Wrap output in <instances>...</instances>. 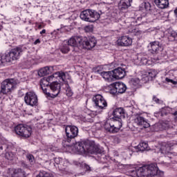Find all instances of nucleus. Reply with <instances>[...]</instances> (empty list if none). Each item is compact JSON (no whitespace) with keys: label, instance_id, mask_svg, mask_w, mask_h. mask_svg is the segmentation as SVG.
I'll use <instances>...</instances> for the list:
<instances>
[{"label":"nucleus","instance_id":"nucleus-1","mask_svg":"<svg viewBox=\"0 0 177 177\" xmlns=\"http://www.w3.org/2000/svg\"><path fill=\"white\" fill-rule=\"evenodd\" d=\"M130 176L132 177H153L158 172L157 164L151 163L142 167H135L129 171Z\"/></svg>","mask_w":177,"mask_h":177},{"label":"nucleus","instance_id":"nucleus-2","mask_svg":"<svg viewBox=\"0 0 177 177\" xmlns=\"http://www.w3.org/2000/svg\"><path fill=\"white\" fill-rule=\"evenodd\" d=\"M73 149L77 153L82 154L83 153H88L89 154H102L103 149L100 145H96L95 142L91 141L88 144L86 142H78L74 144Z\"/></svg>","mask_w":177,"mask_h":177},{"label":"nucleus","instance_id":"nucleus-3","mask_svg":"<svg viewBox=\"0 0 177 177\" xmlns=\"http://www.w3.org/2000/svg\"><path fill=\"white\" fill-rule=\"evenodd\" d=\"M69 46H82V48H86V49H92L96 46V38L95 37L90 36L88 37H73L66 41Z\"/></svg>","mask_w":177,"mask_h":177},{"label":"nucleus","instance_id":"nucleus-4","mask_svg":"<svg viewBox=\"0 0 177 177\" xmlns=\"http://www.w3.org/2000/svg\"><path fill=\"white\" fill-rule=\"evenodd\" d=\"M23 53V47L17 46L10 50V52L0 55V66H3L6 63H10L14 60L20 59Z\"/></svg>","mask_w":177,"mask_h":177},{"label":"nucleus","instance_id":"nucleus-5","mask_svg":"<svg viewBox=\"0 0 177 177\" xmlns=\"http://www.w3.org/2000/svg\"><path fill=\"white\" fill-rule=\"evenodd\" d=\"M122 127V119L118 118H112L108 120L104 125L105 131L109 133H117Z\"/></svg>","mask_w":177,"mask_h":177},{"label":"nucleus","instance_id":"nucleus-6","mask_svg":"<svg viewBox=\"0 0 177 177\" xmlns=\"http://www.w3.org/2000/svg\"><path fill=\"white\" fill-rule=\"evenodd\" d=\"M80 19L84 21L95 23V21L100 19V14L93 10L87 9L80 13Z\"/></svg>","mask_w":177,"mask_h":177},{"label":"nucleus","instance_id":"nucleus-7","mask_svg":"<svg viewBox=\"0 0 177 177\" xmlns=\"http://www.w3.org/2000/svg\"><path fill=\"white\" fill-rule=\"evenodd\" d=\"M15 133L22 138L27 139L31 136L32 129L27 124H19L15 127Z\"/></svg>","mask_w":177,"mask_h":177},{"label":"nucleus","instance_id":"nucleus-8","mask_svg":"<svg viewBox=\"0 0 177 177\" xmlns=\"http://www.w3.org/2000/svg\"><path fill=\"white\" fill-rule=\"evenodd\" d=\"M93 102L95 104V109L97 110H106L107 109V101L104 99V97L100 94H97L93 97Z\"/></svg>","mask_w":177,"mask_h":177},{"label":"nucleus","instance_id":"nucleus-9","mask_svg":"<svg viewBox=\"0 0 177 177\" xmlns=\"http://www.w3.org/2000/svg\"><path fill=\"white\" fill-rule=\"evenodd\" d=\"M15 86H16V84H15V80L6 79L1 83V93L3 95H8V93H10V92L15 89Z\"/></svg>","mask_w":177,"mask_h":177},{"label":"nucleus","instance_id":"nucleus-10","mask_svg":"<svg viewBox=\"0 0 177 177\" xmlns=\"http://www.w3.org/2000/svg\"><path fill=\"white\" fill-rule=\"evenodd\" d=\"M65 132L66 135V142L71 143V140L78 136V127L68 125L65 128Z\"/></svg>","mask_w":177,"mask_h":177},{"label":"nucleus","instance_id":"nucleus-11","mask_svg":"<svg viewBox=\"0 0 177 177\" xmlns=\"http://www.w3.org/2000/svg\"><path fill=\"white\" fill-rule=\"evenodd\" d=\"M24 102L27 106L34 107V106H37L38 104V97L37 96V94L32 91L27 92L25 94Z\"/></svg>","mask_w":177,"mask_h":177},{"label":"nucleus","instance_id":"nucleus-12","mask_svg":"<svg viewBox=\"0 0 177 177\" xmlns=\"http://www.w3.org/2000/svg\"><path fill=\"white\" fill-rule=\"evenodd\" d=\"M174 144L171 142H162L155 149V151L158 153H160L162 156H167V154H169Z\"/></svg>","mask_w":177,"mask_h":177},{"label":"nucleus","instance_id":"nucleus-13","mask_svg":"<svg viewBox=\"0 0 177 177\" xmlns=\"http://www.w3.org/2000/svg\"><path fill=\"white\" fill-rule=\"evenodd\" d=\"M136 63L137 66H150L153 62L149 59V56L139 55L136 60Z\"/></svg>","mask_w":177,"mask_h":177},{"label":"nucleus","instance_id":"nucleus-14","mask_svg":"<svg viewBox=\"0 0 177 177\" xmlns=\"http://www.w3.org/2000/svg\"><path fill=\"white\" fill-rule=\"evenodd\" d=\"M134 122L142 128H149L150 127V123L142 115H138L134 119Z\"/></svg>","mask_w":177,"mask_h":177},{"label":"nucleus","instance_id":"nucleus-15","mask_svg":"<svg viewBox=\"0 0 177 177\" xmlns=\"http://www.w3.org/2000/svg\"><path fill=\"white\" fill-rule=\"evenodd\" d=\"M118 46H131L132 45V38L129 36H122L117 40Z\"/></svg>","mask_w":177,"mask_h":177},{"label":"nucleus","instance_id":"nucleus-16","mask_svg":"<svg viewBox=\"0 0 177 177\" xmlns=\"http://www.w3.org/2000/svg\"><path fill=\"white\" fill-rule=\"evenodd\" d=\"M150 50L153 55L160 53V52H162V50H164V47L162 46V44H160V41H152L150 43Z\"/></svg>","mask_w":177,"mask_h":177},{"label":"nucleus","instance_id":"nucleus-17","mask_svg":"<svg viewBox=\"0 0 177 177\" xmlns=\"http://www.w3.org/2000/svg\"><path fill=\"white\" fill-rule=\"evenodd\" d=\"M113 73V77L115 80H122L125 75H127V71L125 68L118 67L112 71Z\"/></svg>","mask_w":177,"mask_h":177},{"label":"nucleus","instance_id":"nucleus-18","mask_svg":"<svg viewBox=\"0 0 177 177\" xmlns=\"http://www.w3.org/2000/svg\"><path fill=\"white\" fill-rule=\"evenodd\" d=\"M49 89H50L51 92H53L52 96H53V97H56V96H57L59 93H60V89H62V85L60 84V83L57 82H53L50 84Z\"/></svg>","mask_w":177,"mask_h":177},{"label":"nucleus","instance_id":"nucleus-19","mask_svg":"<svg viewBox=\"0 0 177 177\" xmlns=\"http://www.w3.org/2000/svg\"><path fill=\"white\" fill-rule=\"evenodd\" d=\"M50 85H49V82L46 81V77H44L40 80V86L43 91V93L46 95V96L51 97L52 94L48 91Z\"/></svg>","mask_w":177,"mask_h":177},{"label":"nucleus","instance_id":"nucleus-20","mask_svg":"<svg viewBox=\"0 0 177 177\" xmlns=\"http://www.w3.org/2000/svg\"><path fill=\"white\" fill-rule=\"evenodd\" d=\"M131 3H132V0H120L118 3L119 10L125 12V10H127V9L130 8Z\"/></svg>","mask_w":177,"mask_h":177},{"label":"nucleus","instance_id":"nucleus-21","mask_svg":"<svg viewBox=\"0 0 177 177\" xmlns=\"http://www.w3.org/2000/svg\"><path fill=\"white\" fill-rule=\"evenodd\" d=\"M113 116L114 118H125V110L124 108H116L113 111Z\"/></svg>","mask_w":177,"mask_h":177},{"label":"nucleus","instance_id":"nucleus-22","mask_svg":"<svg viewBox=\"0 0 177 177\" xmlns=\"http://www.w3.org/2000/svg\"><path fill=\"white\" fill-rule=\"evenodd\" d=\"M101 77L107 81L108 82H112V81H115L114 79V75L112 71H103L101 73Z\"/></svg>","mask_w":177,"mask_h":177},{"label":"nucleus","instance_id":"nucleus-23","mask_svg":"<svg viewBox=\"0 0 177 177\" xmlns=\"http://www.w3.org/2000/svg\"><path fill=\"white\" fill-rule=\"evenodd\" d=\"M154 3L159 9H167L169 6V0H154Z\"/></svg>","mask_w":177,"mask_h":177},{"label":"nucleus","instance_id":"nucleus-24","mask_svg":"<svg viewBox=\"0 0 177 177\" xmlns=\"http://www.w3.org/2000/svg\"><path fill=\"white\" fill-rule=\"evenodd\" d=\"M2 150H4L6 152L13 151L15 150V145L12 142L4 144L0 141V151H2Z\"/></svg>","mask_w":177,"mask_h":177},{"label":"nucleus","instance_id":"nucleus-25","mask_svg":"<svg viewBox=\"0 0 177 177\" xmlns=\"http://www.w3.org/2000/svg\"><path fill=\"white\" fill-rule=\"evenodd\" d=\"M156 75L157 73H156V71L151 70L146 72L145 74L142 75V78H145V80L147 82V81H151V80L156 78Z\"/></svg>","mask_w":177,"mask_h":177},{"label":"nucleus","instance_id":"nucleus-26","mask_svg":"<svg viewBox=\"0 0 177 177\" xmlns=\"http://www.w3.org/2000/svg\"><path fill=\"white\" fill-rule=\"evenodd\" d=\"M115 86L118 91V93L122 94L125 93L127 91V85L122 82H115Z\"/></svg>","mask_w":177,"mask_h":177},{"label":"nucleus","instance_id":"nucleus-27","mask_svg":"<svg viewBox=\"0 0 177 177\" xmlns=\"http://www.w3.org/2000/svg\"><path fill=\"white\" fill-rule=\"evenodd\" d=\"M50 73V68L49 66H45L44 68H41L39 70L37 74L39 77H45V75H48Z\"/></svg>","mask_w":177,"mask_h":177},{"label":"nucleus","instance_id":"nucleus-28","mask_svg":"<svg viewBox=\"0 0 177 177\" xmlns=\"http://www.w3.org/2000/svg\"><path fill=\"white\" fill-rule=\"evenodd\" d=\"M26 173L21 169H15L12 174L11 177H24Z\"/></svg>","mask_w":177,"mask_h":177},{"label":"nucleus","instance_id":"nucleus-29","mask_svg":"<svg viewBox=\"0 0 177 177\" xmlns=\"http://www.w3.org/2000/svg\"><path fill=\"white\" fill-rule=\"evenodd\" d=\"M64 90L66 91L65 93L68 97H71L73 95H74V93L73 92V90L71 89V87H70V85L68 82L64 83Z\"/></svg>","mask_w":177,"mask_h":177},{"label":"nucleus","instance_id":"nucleus-30","mask_svg":"<svg viewBox=\"0 0 177 177\" xmlns=\"http://www.w3.org/2000/svg\"><path fill=\"white\" fill-rule=\"evenodd\" d=\"M68 165H70L68 160L62 159L61 164L58 166V169H59V171H66Z\"/></svg>","mask_w":177,"mask_h":177},{"label":"nucleus","instance_id":"nucleus-31","mask_svg":"<svg viewBox=\"0 0 177 177\" xmlns=\"http://www.w3.org/2000/svg\"><path fill=\"white\" fill-rule=\"evenodd\" d=\"M137 149L139 151H145L146 150H149V144L145 142H142L137 146Z\"/></svg>","mask_w":177,"mask_h":177},{"label":"nucleus","instance_id":"nucleus-32","mask_svg":"<svg viewBox=\"0 0 177 177\" xmlns=\"http://www.w3.org/2000/svg\"><path fill=\"white\" fill-rule=\"evenodd\" d=\"M5 158H6V160L13 161V160L16 158V154L13 151L6 152Z\"/></svg>","mask_w":177,"mask_h":177},{"label":"nucleus","instance_id":"nucleus-33","mask_svg":"<svg viewBox=\"0 0 177 177\" xmlns=\"http://www.w3.org/2000/svg\"><path fill=\"white\" fill-rule=\"evenodd\" d=\"M54 76L55 77V78L57 77H59V80H62L63 82H64V84H66V74L64 72H57L55 73H54Z\"/></svg>","mask_w":177,"mask_h":177},{"label":"nucleus","instance_id":"nucleus-34","mask_svg":"<svg viewBox=\"0 0 177 177\" xmlns=\"http://www.w3.org/2000/svg\"><path fill=\"white\" fill-rule=\"evenodd\" d=\"M115 83L110 84V86H109V88H110L109 93H111V95H119V93H118L117 88L115 87Z\"/></svg>","mask_w":177,"mask_h":177},{"label":"nucleus","instance_id":"nucleus-35","mask_svg":"<svg viewBox=\"0 0 177 177\" xmlns=\"http://www.w3.org/2000/svg\"><path fill=\"white\" fill-rule=\"evenodd\" d=\"M60 50L62 53H64V54L69 53L70 52V46H69L68 43L66 42V44H63Z\"/></svg>","mask_w":177,"mask_h":177},{"label":"nucleus","instance_id":"nucleus-36","mask_svg":"<svg viewBox=\"0 0 177 177\" xmlns=\"http://www.w3.org/2000/svg\"><path fill=\"white\" fill-rule=\"evenodd\" d=\"M168 39L171 41H177V32L175 31H171L168 36Z\"/></svg>","mask_w":177,"mask_h":177},{"label":"nucleus","instance_id":"nucleus-37","mask_svg":"<svg viewBox=\"0 0 177 177\" xmlns=\"http://www.w3.org/2000/svg\"><path fill=\"white\" fill-rule=\"evenodd\" d=\"M62 160H63V158H55L53 159L54 166L55 167V168L59 169V166L60 165V164H62Z\"/></svg>","mask_w":177,"mask_h":177},{"label":"nucleus","instance_id":"nucleus-38","mask_svg":"<svg viewBox=\"0 0 177 177\" xmlns=\"http://www.w3.org/2000/svg\"><path fill=\"white\" fill-rule=\"evenodd\" d=\"M131 84L133 86H136V88H139V85H140V80L138 77L133 78L131 80Z\"/></svg>","mask_w":177,"mask_h":177},{"label":"nucleus","instance_id":"nucleus-39","mask_svg":"<svg viewBox=\"0 0 177 177\" xmlns=\"http://www.w3.org/2000/svg\"><path fill=\"white\" fill-rule=\"evenodd\" d=\"M158 128H159V131H165L168 129L169 126L166 123H159L158 124Z\"/></svg>","mask_w":177,"mask_h":177},{"label":"nucleus","instance_id":"nucleus-40","mask_svg":"<svg viewBox=\"0 0 177 177\" xmlns=\"http://www.w3.org/2000/svg\"><path fill=\"white\" fill-rule=\"evenodd\" d=\"M102 70L103 68L100 66H95L93 68V73H95L97 74H102Z\"/></svg>","mask_w":177,"mask_h":177},{"label":"nucleus","instance_id":"nucleus-41","mask_svg":"<svg viewBox=\"0 0 177 177\" xmlns=\"http://www.w3.org/2000/svg\"><path fill=\"white\" fill-rule=\"evenodd\" d=\"M36 177H53L49 174V173L42 171L39 173V174Z\"/></svg>","mask_w":177,"mask_h":177},{"label":"nucleus","instance_id":"nucleus-42","mask_svg":"<svg viewBox=\"0 0 177 177\" xmlns=\"http://www.w3.org/2000/svg\"><path fill=\"white\" fill-rule=\"evenodd\" d=\"M27 160L30 162V164H34V161L35 159L34 158V156L32 154H28L26 156Z\"/></svg>","mask_w":177,"mask_h":177},{"label":"nucleus","instance_id":"nucleus-43","mask_svg":"<svg viewBox=\"0 0 177 177\" xmlns=\"http://www.w3.org/2000/svg\"><path fill=\"white\" fill-rule=\"evenodd\" d=\"M145 9L147 10V12H149V10H151V4L149 2H145Z\"/></svg>","mask_w":177,"mask_h":177},{"label":"nucleus","instance_id":"nucleus-44","mask_svg":"<svg viewBox=\"0 0 177 177\" xmlns=\"http://www.w3.org/2000/svg\"><path fill=\"white\" fill-rule=\"evenodd\" d=\"M152 100L153 102H155V103H156L157 104H161V100L158 99V97H157V96L156 95H153Z\"/></svg>","mask_w":177,"mask_h":177},{"label":"nucleus","instance_id":"nucleus-45","mask_svg":"<svg viewBox=\"0 0 177 177\" xmlns=\"http://www.w3.org/2000/svg\"><path fill=\"white\" fill-rule=\"evenodd\" d=\"M53 78H55V74H53V75L48 76V77H46V81H47L50 84V81H52Z\"/></svg>","mask_w":177,"mask_h":177},{"label":"nucleus","instance_id":"nucleus-46","mask_svg":"<svg viewBox=\"0 0 177 177\" xmlns=\"http://www.w3.org/2000/svg\"><path fill=\"white\" fill-rule=\"evenodd\" d=\"M93 28H92V26H86L85 27V30L87 32H91V31H93Z\"/></svg>","mask_w":177,"mask_h":177},{"label":"nucleus","instance_id":"nucleus-47","mask_svg":"<svg viewBox=\"0 0 177 177\" xmlns=\"http://www.w3.org/2000/svg\"><path fill=\"white\" fill-rule=\"evenodd\" d=\"M156 175H157L158 176H160V177H162V176H164V171H160V169H158V173Z\"/></svg>","mask_w":177,"mask_h":177},{"label":"nucleus","instance_id":"nucleus-48","mask_svg":"<svg viewBox=\"0 0 177 177\" xmlns=\"http://www.w3.org/2000/svg\"><path fill=\"white\" fill-rule=\"evenodd\" d=\"M41 42V40L39 39H37L35 41L34 45H38Z\"/></svg>","mask_w":177,"mask_h":177},{"label":"nucleus","instance_id":"nucleus-49","mask_svg":"<svg viewBox=\"0 0 177 177\" xmlns=\"http://www.w3.org/2000/svg\"><path fill=\"white\" fill-rule=\"evenodd\" d=\"M174 16L177 20V8H176L175 10H174Z\"/></svg>","mask_w":177,"mask_h":177},{"label":"nucleus","instance_id":"nucleus-50","mask_svg":"<svg viewBox=\"0 0 177 177\" xmlns=\"http://www.w3.org/2000/svg\"><path fill=\"white\" fill-rule=\"evenodd\" d=\"M40 34H46V30L43 29L41 32Z\"/></svg>","mask_w":177,"mask_h":177},{"label":"nucleus","instance_id":"nucleus-51","mask_svg":"<svg viewBox=\"0 0 177 177\" xmlns=\"http://www.w3.org/2000/svg\"><path fill=\"white\" fill-rule=\"evenodd\" d=\"M3 95L5 94H3L1 91H0V99H2V96H3Z\"/></svg>","mask_w":177,"mask_h":177},{"label":"nucleus","instance_id":"nucleus-52","mask_svg":"<svg viewBox=\"0 0 177 177\" xmlns=\"http://www.w3.org/2000/svg\"><path fill=\"white\" fill-rule=\"evenodd\" d=\"M166 81H167V82H172V80H170V79H169L168 77L166 78Z\"/></svg>","mask_w":177,"mask_h":177},{"label":"nucleus","instance_id":"nucleus-53","mask_svg":"<svg viewBox=\"0 0 177 177\" xmlns=\"http://www.w3.org/2000/svg\"><path fill=\"white\" fill-rule=\"evenodd\" d=\"M42 28V25L41 24H39V26H38V29L39 30H41Z\"/></svg>","mask_w":177,"mask_h":177}]
</instances>
